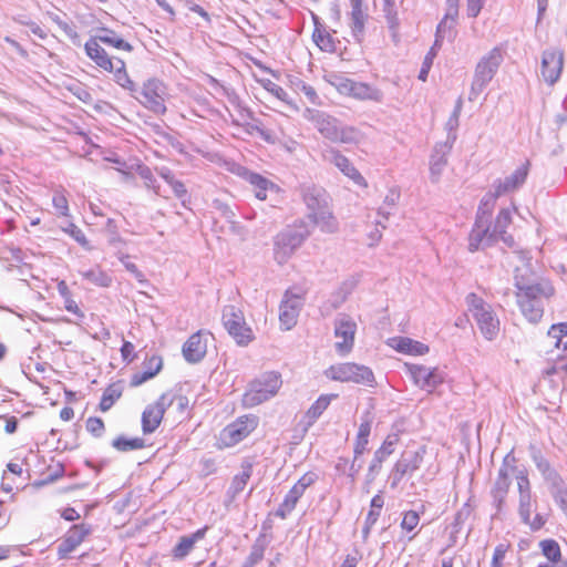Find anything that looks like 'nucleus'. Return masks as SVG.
Instances as JSON below:
<instances>
[{"label": "nucleus", "mask_w": 567, "mask_h": 567, "mask_svg": "<svg viewBox=\"0 0 567 567\" xmlns=\"http://www.w3.org/2000/svg\"><path fill=\"white\" fill-rule=\"evenodd\" d=\"M527 472L525 468H518L516 466V458L512 453H508L498 468L497 476L491 488L492 505L496 509L495 515H498L505 503L506 496L512 484L511 477L514 476L517 480V473Z\"/></svg>", "instance_id": "39448f33"}, {"label": "nucleus", "mask_w": 567, "mask_h": 567, "mask_svg": "<svg viewBox=\"0 0 567 567\" xmlns=\"http://www.w3.org/2000/svg\"><path fill=\"white\" fill-rule=\"evenodd\" d=\"M112 446L120 452H127L143 449L145 443L144 440L140 437L127 439L125 436H118L113 440Z\"/></svg>", "instance_id": "09e8293b"}, {"label": "nucleus", "mask_w": 567, "mask_h": 567, "mask_svg": "<svg viewBox=\"0 0 567 567\" xmlns=\"http://www.w3.org/2000/svg\"><path fill=\"white\" fill-rule=\"evenodd\" d=\"M456 136H449L445 143L436 144L430 159V175L433 183H437L447 163L446 155L450 153Z\"/></svg>", "instance_id": "b1692460"}, {"label": "nucleus", "mask_w": 567, "mask_h": 567, "mask_svg": "<svg viewBox=\"0 0 567 567\" xmlns=\"http://www.w3.org/2000/svg\"><path fill=\"white\" fill-rule=\"evenodd\" d=\"M238 175L251 185L255 196L259 200H266L268 193H278L279 190L278 186L271 181L245 167L238 169Z\"/></svg>", "instance_id": "5701e85b"}, {"label": "nucleus", "mask_w": 567, "mask_h": 567, "mask_svg": "<svg viewBox=\"0 0 567 567\" xmlns=\"http://www.w3.org/2000/svg\"><path fill=\"white\" fill-rule=\"evenodd\" d=\"M523 262L515 267L516 302L522 315L532 323H537L544 315V302L554 296L551 282L545 278H537L530 267L528 251L516 252Z\"/></svg>", "instance_id": "f257e3e1"}, {"label": "nucleus", "mask_w": 567, "mask_h": 567, "mask_svg": "<svg viewBox=\"0 0 567 567\" xmlns=\"http://www.w3.org/2000/svg\"><path fill=\"white\" fill-rule=\"evenodd\" d=\"M326 375L331 380L340 382H353L364 385H373L374 382V374L370 368L353 362L331 365L326 371Z\"/></svg>", "instance_id": "1a4fd4ad"}, {"label": "nucleus", "mask_w": 567, "mask_h": 567, "mask_svg": "<svg viewBox=\"0 0 567 567\" xmlns=\"http://www.w3.org/2000/svg\"><path fill=\"white\" fill-rule=\"evenodd\" d=\"M137 174L144 181L145 187L153 189L156 195H161L159 186L156 184V178L148 166L140 165Z\"/></svg>", "instance_id": "6e6d98bb"}, {"label": "nucleus", "mask_w": 567, "mask_h": 567, "mask_svg": "<svg viewBox=\"0 0 567 567\" xmlns=\"http://www.w3.org/2000/svg\"><path fill=\"white\" fill-rule=\"evenodd\" d=\"M337 398L336 394L320 395L316 402L308 409L307 416L312 421L317 420L323 411L329 406L332 399Z\"/></svg>", "instance_id": "8fccbe9b"}, {"label": "nucleus", "mask_w": 567, "mask_h": 567, "mask_svg": "<svg viewBox=\"0 0 567 567\" xmlns=\"http://www.w3.org/2000/svg\"><path fill=\"white\" fill-rule=\"evenodd\" d=\"M223 323L237 344L247 346L254 339L252 330L247 326L243 311L233 306L223 309Z\"/></svg>", "instance_id": "9d476101"}, {"label": "nucleus", "mask_w": 567, "mask_h": 567, "mask_svg": "<svg viewBox=\"0 0 567 567\" xmlns=\"http://www.w3.org/2000/svg\"><path fill=\"white\" fill-rule=\"evenodd\" d=\"M207 352V341L203 331L193 333L183 346V355L189 363L202 361Z\"/></svg>", "instance_id": "bb28decb"}, {"label": "nucleus", "mask_w": 567, "mask_h": 567, "mask_svg": "<svg viewBox=\"0 0 567 567\" xmlns=\"http://www.w3.org/2000/svg\"><path fill=\"white\" fill-rule=\"evenodd\" d=\"M80 275L83 279L99 287H109L112 282L111 277L100 268L81 270Z\"/></svg>", "instance_id": "c03bdc74"}, {"label": "nucleus", "mask_w": 567, "mask_h": 567, "mask_svg": "<svg viewBox=\"0 0 567 567\" xmlns=\"http://www.w3.org/2000/svg\"><path fill=\"white\" fill-rule=\"evenodd\" d=\"M245 131L248 134H258L265 142L274 144L276 136L272 131L264 128L258 122L246 123L244 125Z\"/></svg>", "instance_id": "864d4df0"}, {"label": "nucleus", "mask_w": 567, "mask_h": 567, "mask_svg": "<svg viewBox=\"0 0 567 567\" xmlns=\"http://www.w3.org/2000/svg\"><path fill=\"white\" fill-rule=\"evenodd\" d=\"M258 425L255 415H244L228 424L221 431V440L227 446L236 445L245 440Z\"/></svg>", "instance_id": "4468645a"}, {"label": "nucleus", "mask_w": 567, "mask_h": 567, "mask_svg": "<svg viewBox=\"0 0 567 567\" xmlns=\"http://www.w3.org/2000/svg\"><path fill=\"white\" fill-rule=\"evenodd\" d=\"M420 523V515L415 511H408L403 515L401 527L406 532H412Z\"/></svg>", "instance_id": "338daca9"}, {"label": "nucleus", "mask_w": 567, "mask_h": 567, "mask_svg": "<svg viewBox=\"0 0 567 567\" xmlns=\"http://www.w3.org/2000/svg\"><path fill=\"white\" fill-rule=\"evenodd\" d=\"M302 305V292H297L293 288L285 291L279 307V320L285 330H290L297 324Z\"/></svg>", "instance_id": "ddd939ff"}, {"label": "nucleus", "mask_w": 567, "mask_h": 567, "mask_svg": "<svg viewBox=\"0 0 567 567\" xmlns=\"http://www.w3.org/2000/svg\"><path fill=\"white\" fill-rule=\"evenodd\" d=\"M163 368V359L159 355L146 358L142 364V369L155 377Z\"/></svg>", "instance_id": "0e129e2a"}, {"label": "nucleus", "mask_w": 567, "mask_h": 567, "mask_svg": "<svg viewBox=\"0 0 567 567\" xmlns=\"http://www.w3.org/2000/svg\"><path fill=\"white\" fill-rule=\"evenodd\" d=\"M453 27L454 24L446 22V20H442L436 28L435 41L433 44L441 48L443 40L446 37H451Z\"/></svg>", "instance_id": "680f3d73"}, {"label": "nucleus", "mask_w": 567, "mask_h": 567, "mask_svg": "<svg viewBox=\"0 0 567 567\" xmlns=\"http://www.w3.org/2000/svg\"><path fill=\"white\" fill-rule=\"evenodd\" d=\"M323 159L330 164H333L339 168L346 176L354 182L358 186L367 187L368 183L361 173L353 166L350 159L341 154L336 148H327L322 153Z\"/></svg>", "instance_id": "aec40b11"}, {"label": "nucleus", "mask_w": 567, "mask_h": 567, "mask_svg": "<svg viewBox=\"0 0 567 567\" xmlns=\"http://www.w3.org/2000/svg\"><path fill=\"white\" fill-rule=\"evenodd\" d=\"M362 138L363 135L358 128L339 124L334 143L358 144L362 141Z\"/></svg>", "instance_id": "79ce46f5"}, {"label": "nucleus", "mask_w": 567, "mask_h": 567, "mask_svg": "<svg viewBox=\"0 0 567 567\" xmlns=\"http://www.w3.org/2000/svg\"><path fill=\"white\" fill-rule=\"evenodd\" d=\"M52 205H53L54 209L56 210L58 215H60V216L69 215V203H68L65 195L62 192H60V190L54 192L53 197H52Z\"/></svg>", "instance_id": "bf43d9fd"}, {"label": "nucleus", "mask_w": 567, "mask_h": 567, "mask_svg": "<svg viewBox=\"0 0 567 567\" xmlns=\"http://www.w3.org/2000/svg\"><path fill=\"white\" fill-rule=\"evenodd\" d=\"M564 66V53L558 49L545 50L542 54L540 74L548 85H554L560 78Z\"/></svg>", "instance_id": "a211bd4d"}, {"label": "nucleus", "mask_w": 567, "mask_h": 567, "mask_svg": "<svg viewBox=\"0 0 567 567\" xmlns=\"http://www.w3.org/2000/svg\"><path fill=\"white\" fill-rule=\"evenodd\" d=\"M317 478L318 476L316 473L308 472L303 474L285 496L282 503L279 505L275 513L276 516L285 519L295 509L298 501L305 494L307 487L312 485Z\"/></svg>", "instance_id": "2eb2a0df"}, {"label": "nucleus", "mask_w": 567, "mask_h": 567, "mask_svg": "<svg viewBox=\"0 0 567 567\" xmlns=\"http://www.w3.org/2000/svg\"><path fill=\"white\" fill-rule=\"evenodd\" d=\"M86 430L96 437L104 432V422L100 417L91 416L86 420Z\"/></svg>", "instance_id": "774afa93"}, {"label": "nucleus", "mask_w": 567, "mask_h": 567, "mask_svg": "<svg viewBox=\"0 0 567 567\" xmlns=\"http://www.w3.org/2000/svg\"><path fill=\"white\" fill-rule=\"evenodd\" d=\"M462 106H463L462 99L458 97V100L456 101L455 107L446 122V128L449 131L447 137L450 135L451 136H453L454 134L456 135V130L460 124V115L462 112Z\"/></svg>", "instance_id": "4d7b16f0"}, {"label": "nucleus", "mask_w": 567, "mask_h": 567, "mask_svg": "<svg viewBox=\"0 0 567 567\" xmlns=\"http://www.w3.org/2000/svg\"><path fill=\"white\" fill-rule=\"evenodd\" d=\"M86 55L101 69L106 72L114 70L113 64L116 58H111L100 42L93 37L86 41L85 45Z\"/></svg>", "instance_id": "cd10ccee"}, {"label": "nucleus", "mask_w": 567, "mask_h": 567, "mask_svg": "<svg viewBox=\"0 0 567 567\" xmlns=\"http://www.w3.org/2000/svg\"><path fill=\"white\" fill-rule=\"evenodd\" d=\"M392 347L399 352L413 355H423L430 350L426 344L405 337L392 339Z\"/></svg>", "instance_id": "f704fd0d"}, {"label": "nucleus", "mask_w": 567, "mask_h": 567, "mask_svg": "<svg viewBox=\"0 0 567 567\" xmlns=\"http://www.w3.org/2000/svg\"><path fill=\"white\" fill-rule=\"evenodd\" d=\"M399 442V435L395 433L389 434L382 445L375 451L374 456L369 465L365 475V485H371L381 471L383 462L394 452V446Z\"/></svg>", "instance_id": "412c9836"}, {"label": "nucleus", "mask_w": 567, "mask_h": 567, "mask_svg": "<svg viewBox=\"0 0 567 567\" xmlns=\"http://www.w3.org/2000/svg\"><path fill=\"white\" fill-rule=\"evenodd\" d=\"M172 406V396L162 394L155 403L148 404L142 413V430L151 434L159 426L166 410Z\"/></svg>", "instance_id": "dca6fc26"}, {"label": "nucleus", "mask_w": 567, "mask_h": 567, "mask_svg": "<svg viewBox=\"0 0 567 567\" xmlns=\"http://www.w3.org/2000/svg\"><path fill=\"white\" fill-rule=\"evenodd\" d=\"M252 472V465L248 462L243 463L241 472L237 474L231 482L228 494L231 498H236L246 487Z\"/></svg>", "instance_id": "c9c22d12"}, {"label": "nucleus", "mask_w": 567, "mask_h": 567, "mask_svg": "<svg viewBox=\"0 0 567 567\" xmlns=\"http://www.w3.org/2000/svg\"><path fill=\"white\" fill-rule=\"evenodd\" d=\"M466 305L484 338L494 340L499 333L501 322L493 307L474 292L466 296Z\"/></svg>", "instance_id": "7ed1b4c3"}, {"label": "nucleus", "mask_w": 567, "mask_h": 567, "mask_svg": "<svg viewBox=\"0 0 567 567\" xmlns=\"http://www.w3.org/2000/svg\"><path fill=\"white\" fill-rule=\"evenodd\" d=\"M353 99L357 100H368V101H374V102H381L383 97V93L381 90L371 86L368 83L363 82H355L354 85V92H353Z\"/></svg>", "instance_id": "58836bf2"}, {"label": "nucleus", "mask_w": 567, "mask_h": 567, "mask_svg": "<svg viewBox=\"0 0 567 567\" xmlns=\"http://www.w3.org/2000/svg\"><path fill=\"white\" fill-rule=\"evenodd\" d=\"M121 396V391L117 390L116 388L114 386H109L102 398H101V401H100V410L102 412H106L109 411L112 405L115 403L116 400H118Z\"/></svg>", "instance_id": "5fc2aeb1"}, {"label": "nucleus", "mask_w": 567, "mask_h": 567, "mask_svg": "<svg viewBox=\"0 0 567 567\" xmlns=\"http://www.w3.org/2000/svg\"><path fill=\"white\" fill-rule=\"evenodd\" d=\"M309 233L295 228H286L274 238V259L278 265H285L302 246Z\"/></svg>", "instance_id": "0eeeda50"}, {"label": "nucleus", "mask_w": 567, "mask_h": 567, "mask_svg": "<svg viewBox=\"0 0 567 567\" xmlns=\"http://www.w3.org/2000/svg\"><path fill=\"white\" fill-rule=\"evenodd\" d=\"M311 121L324 138L334 143L339 127V122L334 117L317 111L312 114Z\"/></svg>", "instance_id": "c85d7f7f"}, {"label": "nucleus", "mask_w": 567, "mask_h": 567, "mask_svg": "<svg viewBox=\"0 0 567 567\" xmlns=\"http://www.w3.org/2000/svg\"><path fill=\"white\" fill-rule=\"evenodd\" d=\"M504 61V51L499 47L493 48L476 63L468 99L474 101L485 90L497 73Z\"/></svg>", "instance_id": "f03ea898"}, {"label": "nucleus", "mask_w": 567, "mask_h": 567, "mask_svg": "<svg viewBox=\"0 0 567 567\" xmlns=\"http://www.w3.org/2000/svg\"><path fill=\"white\" fill-rule=\"evenodd\" d=\"M426 450L424 446L414 452L404 453L400 460L396 461L392 468V486H396L404 475L412 474L421 467Z\"/></svg>", "instance_id": "f3484780"}, {"label": "nucleus", "mask_w": 567, "mask_h": 567, "mask_svg": "<svg viewBox=\"0 0 567 567\" xmlns=\"http://www.w3.org/2000/svg\"><path fill=\"white\" fill-rule=\"evenodd\" d=\"M312 39L321 51L324 52H334L336 43L332 35L326 30L324 27L315 28L312 33Z\"/></svg>", "instance_id": "a19ab883"}, {"label": "nucleus", "mask_w": 567, "mask_h": 567, "mask_svg": "<svg viewBox=\"0 0 567 567\" xmlns=\"http://www.w3.org/2000/svg\"><path fill=\"white\" fill-rule=\"evenodd\" d=\"M308 218L316 224L321 231L327 234H333L339 228L338 220L331 213L329 206L317 213H309Z\"/></svg>", "instance_id": "2f4dec72"}, {"label": "nucleus", "mask_w": 567, "mask_h": 567, "mask_svg": "<svg viewBox=\"0 0 567 567\" xmlns=\"http://www.w3.org/2000/svg\"><path fill=\"white\" fill-rule=\"evenodd\" d=\"M529 168L530 162L525 161L504 179H496L493 183L491 190L482 198L484 199V205H494L498 197L519 189L526 182V178L529 174Z\"/></svg>", "instance_id": "6e6552de"}, {"label": "nucleus", "mask_w": 567, "mask_h": 567, "mask_svg": "<svg viewBox=\"0 0 567 567\" xmlns=\"http://www.w3.org/2000/svg\"><path fill=\"white\" fill-rule=\"evenodd\" d=\"M93 38L96 39L100 43H104L117 50H123L127 52H131L133 50V47L127 41H125L115 31L111 29L102 28Z\"/></svg>", "instance_id": "72a5a7b5"}, {"label": "nucleus", "mask_w": 567, "mask_h": 567, "mask_svg": "<svg viewBox=\"0 0 567 567\" xmlns=\"http://www.w3.org/2000/svg\"><path fill=\"white\" fill-rule=\"evenodd\" d=\"M333 333L337 339L334 349L338 354H349L354 346V338L357 333V322L348 313H339L333 321Z\"/></svg>", "instance_id": "9b49d317"}, {"label": "nucleus", "mask_w": 567, "mask_h": 567, "mask_svg": "<svg viewBox=\"0 0 567 567\" xmlns=\"http://www.w3.org/2000/svg\"><path fill=\"white\" fill-rule=\"evenodd\" d=\"M384 505V499L380 494H377L371 499V509L365 518L364 533L368 534L370 528L377 523L380 512Z\"/></svg>", "instance_id": "49530a36"}, {"label": "nucleus", "mask_w": 567, "mask_h": 567, "mask_svg": "<svg viewBox=\"0 0 567 567\" xmlns=\"http://www.w3.org/2000/svg\"><path fill=\"white\" fill-rule=\"evenodd\" d=\"M489 217L491 214H484L483 230L485 246L487 247L495 245L499 240L493 228H491Z\"/></svg>", "instance_id": "69168bd1"}, {"label": "nucleus", "mask_w": 567, "mask_h": 567, "mask_svg": "<svg viewBox=\"0 0 567 567\" xmlns=\"http://www.w3.org/2000/svg\"><path fill=\"white\" fill-rule=\"evenodd\" d=\"M168 96L165 83L156 78H151L143 83L141 90L133 94L145 109L151 112L163 115L166 112V97Z\"/></svg>", "instance_id": "423d86ee"}, {"label": "nucleus", "mask_w": 567, "mask_h": 567, "mask_svg": "<svg viewBox=\"0 0 567 567\" xmlns=\"http://www.w3.org/2000/svg\"><path fill=\"white\" fill-rule=\"evenodd\" d=\"M382 1H383L382 11L386 19L388 25L393 33V37H395V33L400 25V20L398 17V10L395 7V2H394V0H382Z\"/></svg>", "instance_id": "a18cd8bd"}, {"label": "nucleus", "mask_w": 567, "mask_h": 567, "mask_svg": "<svg viewBox=\"0 0 567 567\" xmlns=\"http://www.w3.org/2000/svg\"><path fill=\"white\" fill-rule=\"evenodd\" d=\"M301 196L309 213H317L329 206V195L320 186L303 185Z\"/></svg>", "instance_id": "a878e982"}, {"label": "nucleus", "mask_w": 567, "mask_h": 567, "mask_svg": "<svg viewBox=\"0 0 567 567\" xmlns=\"http://www.w3.org/2000/svg\"><path fill=\"white\" fill-rule=\"evenodd\" d=\"M512 224V213L508 208H503L499 210L494 225L493 230L499 240L504 243V245L508 248H513L515 246V240L512 235H509L506 229Z\"/></svg>", "instance_id": "c756f323"}, {"label": "nucleus", "mask_w": 567, "mask_h": 567, "mask_svg": "<svg viewBox=\"0 0 567 567\" xmlns=\"http://www.w3.org/2000/svg\"><path fill=\"white\" fill-rule=\"evenodd\" d=\"M206 530L207 527H204L190 535L182 536L172 549L173 557L175 559L185 558L193 550L195 544L205 537Z\"/></svg>", "instance_id": "7c9ffc66"}, {"label": "nucleus", "mask_w": 567, "mask_h": 567, "mask_svg": "<svg viewBox=\"0 0 567 567\" xmlns=\"http://www.w3.org/2000/svg\"><path fill=\"white\" fill-rule=\"evenodd\" d=\"M544 373L548 377L559 373H567V342L564 346L563 353L555 359L551 365L548 367Z\"/></svg>", "instance_id": "3c124183"}, {"label": "nucleus", "mask_w": 567, "mask_h": 567, "mask_svg": "<svg viewBox=\"0 0 567 567\" xmlns=\"http://www.w3.org/2000/svg\"><path fill=\"white\" fill-rule=\"evenodd\" d=\"M539 547L542 549V553L545 557L548 558L551 563H555L556 565L559 564V561H563L560 559L561 551L558 543L554 539H544L539 543Z\"/></svg>", "instance_id": "de8ad7c7"}, {"label": "nucleus", "mask_w": 567, "mask_h": 567, "mask_svg": "<svg viewBox=\"0 0 567 567\" xmlns=\"http://www.w3.org/2000/svg\"><path fill=\"white\" fill-rule=\"evenodd\" d=\"M63 230L69 234L76 243H79L84 249L91 250L90 246L84 233L74 224L70 223Z\"/></svg>", "instance_id": "13d9d810"}, {"label": "nucleus", "mask_w": 567, "mask_h": 567, "mask_svg": "<svg viewBox=\"0 0 567 567\" xmlns=\"http://www.w3.org/2000/svg\"><path fill=\"white\" fill-rule=\"evenodd\" d=\"M351 4V30L353 37L360 41L364 31L367 14L363 10V0H350Z\"/></svg>", "instance_id": "473e14b6"}, {"label": "nucleus", "mask_w": 567, "mask_h": 567, "mask_svg": "<svg viewBox=\"0 0 567 567\" xmlns=\"http://www.w3.org/2000/svg\"><path fill=\"white\" fill-rule=\"evenodd\" d=\"M282 384L280 374L270 371L264 373L260 378L251 381L247 391L243 395V404L246 408H254L268 401L277 394Z\"/></svg>", "instance_id": "20e7f679"}, {"label": "nucleus", "mask_w": 567, "mask_h": 567, "mask_svg": "<svg viewBox=\"0 0 567 567\" xmlns=\"http://www.w3.org/2000/svg\"><path fill=\"white\" fill-rule=\"evenodd\" d=\"M113 68L114 70L112 72L114 73L115 82L123 89L127 90L131 96H133L134 93H137L135 83L131 80L125 70L124 61L122 59H115Z\"/></svg>", "instance_id": "e433bc0d"}, {"label": "nucleus", "mask_w": 567, "mask_h": 567, "mask_svg": "<svg viewBox=\"0 0 567 567\" xmlns=\"http://www.w3.org/2000/svg\"><path fill=\"white\" fill-rule=\"evenodd\" d=\"M494 205H484V199L481 200V204L477 209L475 224L468 235V250L471 252H475L480 249H485V239H484V230H483V221L484 214H491Z\"/></svg>", "instance_id": "393cba45"}, {"label": "nucleus", "mask_w": 567, "mask_h": 567, "mask_svg": "<svg viewBox=\"0 0 567 567\" xmlns=\"http://www.w3.org/2000/svg\"><path fill=\"white\" fill-rule=\"evenodd\" d=\"M472 512L473 507L471 506L470 502L463 504V506L457 511L453 523V528L455 533L460 532L462 524L468 519V517L472 515Z\"/></svg>", "instance_id": "052dcab7"}, {"label": "nucleus", "mask_w": 567, "mask_h": 567, "mask_svg": "<svg viewBox=\"0 0 567 567\" xmlns=\"http://www.w3.org/2000/svg\"><path fill=\"white\" fill-rule=\"evenodd\" d=\"M328 82L332 86H334L339 93L351 97L353 96L354 85L357 81L349 79L342 74L331 73L328 76Z\"/></svg>", "instance_id": "ea45409f"}, {"label": "nucleus", "mask_w": 567, "mask_h": 567, "mask_svg": "<svg viewBox=\"0 0 567 567\" xmlns=\"http://www.w3.org/2000/svg\"><path fill=\"white\" fill-rule=\"evenodd\" d=\"M439 49H440V47H435L433 44L432 48L430 49V51L427 52V54L425 55L422 68L419 73L420 80H422V81L426 80L429 71L431 69V65L433 63V59L436 56Z\"/></svg>", "instance_id": "e2e57ef3"}, {"label": "nucleus", "mask_w": 567, "mask_h": 567, "mask_svg": "<svg viewBox=\"0 0 567 567\" xmlns=\"http://www.w3.org/2000/svg\"><path fill=\"white\" fill-rule=\"evenodd\" d=\"M400 198V193L395 189H390L388 195L384 198L383 206L379 208L378 214L386 220L389 216L392 214V209L395 207L398 200Z\"/></svg>", "instance_id": "603ef678"}, {"label": "nucleus", "mask_w": 567, "mask_h": 567, "mask_svg": "<svg viewBox=\"0 0 567 567\" xmlns=\"http://www.w3.org/2000/svg\"><path fill=\"white\" fill-rule=\"evenodd\" d=\"M517 489L519 493L518 513L522 520L533 529H539L544 525L545 520L539 514H537L533 520L530 519L533 504L530 482L528 480L527 472L517 473Z\"/></svg>", "instance_id": "f8f14e48"}, {"label": "nucleus", "mask_w": 567, "mask_h": 567, "mask_svg": "<svg viewBox=\"0 0 567 567\" xmlns=\"http://www.w3.org/2000/svg\"><path fill=\"white\" fill-rule=\"evenodd\" d=\"M56 288H58V292L60 293V296L63 299L64 308L69 312L74 313L78 317L82 318L83 317V312L80 310L78 303L72 298L71 291H70L69 286L66 285V282L64 280L59 281Z\"/></svg>", "instance_id": "37998d69"}, {"label": "nucleus", "mask_w": 567, "mask_h": 567, "mask_svg": "<svg viewBox=\"0 0 567 567\" xmlns=\"http://www.w3.org/2000/svg\"><path fill=\"white\" fill-rule=\"evenodd\" d=\"M406 369L414 383L422 390L432 392L440 385L444 378L437 368H429L420 364H406Z\"/></svg>", "instance_id": "6ab92c4d"}, {"label": "nucleus", "mask_w": 567, "mask_h": 567, "mask_svg": "<svg viewBox=\"0 0 567 567\" xmlns=\"http://www.w3.org/2000/svg\"><path fill=\"white\" fill-rule=\"evenodd\" d=\"M92 527L89 524H75L63 536L58 546V555L60 558H65L69 554L74 551L83 540L91 535Z\"/></svg>", "instance_id": "4be33fe9"}, {"label": "nucleus", "mask_w": 567, "mask_h": 567, "mask_svg": "<svg viewBox=\"0 0 567 567\" xmlns=\"http://www.w3.org/2000/svg\"><path fill=\"white\" fill-rule=\"evenodd\" d=\"M268 543L265 536H259L250 548L248 557L243 563L241 567H255L264 558Z\"/></svg>", "instance_id": "4c0bfd02"}]
</instances>
